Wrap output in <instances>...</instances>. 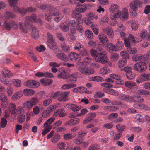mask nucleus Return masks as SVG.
Returning <instances> with one entry per match:
<instances>
[{"instance_id": "6e6d98bb", "label": "nucleus", "mask_w": 150, "mask_h": 150, "mask_svg": "<svg viewBox=\"0 0 150 150\" xmlns=\"http://www.w3.org/2000/svg\"><path fill=\"white\" fill-rule=\"evenodd\" d=\"M6 91L8 96H11L13 93V89L12 87L10 86L7 87Z\"/></svg>"}, {"instance_id": "4468645a", "label": "nucleus", "mask_w": 150, "mask_h": 150, "mask_svg": "<svg viewBox=\"0 0 150 150\" xmlns=\"http://www.w3.org/2000/svg\"><path fill=\"white\" fill-rule=\"evenodd\" d=\"M103 31L110 38L113 37V32L112 28L110 26H108L103 28Z\"/></svg>"}, {"instance_id": "7c9ffc66", "label": "nucleus", "mask_w": 150, "mask_h": 150, "mask_svg": "<svg viewBox=\"0 0 150 150\" xmlns=\"http://www.w3.org/2000/svg\"><path fill=\"white\" fill-rule=\"evenodd\" d=\"M119 8L118 5L117 4H112L109 8V10L110 12L113 13L115 11V13H117L118 11H119Z\"/></svg>"}, {"instance_id": "37998d69", "label": "nucleus", "mask_w": 150, "mask_h": 150, "mask_svg": "<svg viewBox=\"0 0 150 150\" xmlns=\"http://www.w3.org/2000/svg\"><path fill=\"white\" fill-rule=\"evenodd\" d=\"M101 86H103L106 88H117L118 87L115 86L113 84L107 83H103L101 84Z\"/></svg>"}, {"instance_id": "393cba45", "label": "nucleus", "mask_w": 150, "mask_h": 150, "mask_svg": "<svg viewBox=\"0 0 150 150\" xmlns=\"http://www.w3.org/2000/svg\"><path fill=\"white\" fill-rule=\"evenodd\" d=\"M68 105L69 108H70L72 111L74 112L79 110L81 108V106H78L73 104H69Z\"/></svg>"}, {"instance_id": "5fc2aeb1", "label": "nucleus", "mask_w": 150, "mask_h": 150, "mask_svg": "<svg viewBox=\"0 0 150 150\" xmlns=\"http://www.w3.org/2000/svg\"><path fill=\"white\" fill-rule=\"evenodd\" d=\"M25 116L24 115H20L18 116L17 120L20 123H22L25 120Z\"/></svg>"}, {"instance_id": "58836bf2", "label": "nucleus", "mask_w": 150, "mask_h": 150, "mask_svg": "<svg viewBox=\"0 0 150 150\" xmlns=\"http://www.w3.org/2000/svg\"><path fill=\"white\" fill-rule=\"evenodd\" d=\"M127 61L125 59H120L118 62V65L119 67L121 68L126 65Z\"/></svg>"}, {"instance_id": "5701e85b", "label": "nucleus", "mask_w": 150, "mask_h": 150, "mask_svg": "<svg viewBox=\"0 0 150 150\" xmlns=\"http://www.w3.org/2000/svg\"><path fill=\"white\" fill-rule=\"evenodd\" d=\"M54 115L56 116L59 117H63L66 115L65 111L63 109H58L54 113Z\"/></svg>"}, {"instance_id": "c85d7f7f", "label": "nucleus", "mask_w": 150, "mask_h": 150, "mask_svg": "<svg viewBox=\"0 0 150 150\" xmlns=\"http://www.w3.org/2000/svg\"><path fill=\"white\" fill-rule=\"evenodd\" d=\"M56 56L59 59L63 61H66L68 60V57L64 53H59L57 54Z\"/></svg>"}, {"instance_id": "ddd939ff", "label": "nucleus", "mask_w": 150, "mask_h": 150, "mask_svg": "<svg viewBox=\"0 0 150 150\" xmlns=\"http://www.w3.org/2000/svg\"><path fill=\"white\" fill-rule=\"evenodd\" d=\"M68 60H70L73 62L76 61H79L80 58L79 55L78 54L74 52H71L69 54Z\"/></svg>"}, {"instance_id": "dca6fc26", "label": "nucleus", "mask_w": 150, "mask_h": 150, "mask_svg": "<svg viewBox=\"0 0 150 150\" xmlns=\"http://www.w3.org/2000/svg\"><path fill=\"white\" fill-rule=\"evenodd\" d=\"M98 38L102 44L100 45L101 47L100 46V47H102L103 46L104 44L108 42V38L104 34H100L98 36Z\"/></svg>"}, {"instance_id": "bf43d9fd", "label": "nucleus", "mask_w": 150, "mask_h": 150, "mask_svg": "<svg viewBox=\"0 0 150 150\" xmlns=\"http://www.w3.org/2000/svg\"><path fill=\"white\" fill-rule=\"evenodd\" d=\"M85 34L88 38L91 39L93 38V34L91 31L86 30L85 31Z\"/></svg>"}, {"instance_id": "0e129e2a", "label": "nucleus", "mask_w": 150, "mask_h": 150, "mask_svg": "<svg viewBox=\"0 0 150 150\" xmlns=\"http://www.w3.org/2000/svg\"><path fill=\"white\" fill-rule=\"evenodd\" d=\"M4 16L6 18H14L15 17V16L10 12H6L5 13Z\"/></svg>"}, {"instance_id": "ea45409f", "label": "nucleus", "mask_w": 150, "mask_h": 150, "mask_svg": "<svg viewBox=\"0 0 150 150\" xmlns=\"http://www.w3.org/2000/svg\"><path fill=\"white\" fill-rule=\"evenodd\" d=\"M57 147L59 149L62 150L67 149L68 147L66 144L61 142L58 144Z\"/></svg>"}, {"instance_id": "f03ea898", "label": "nucleus", "mask_w": 150, "mask_h": 150, "mask_svg": "<svg viewBox=\"0 0 150 150\" xmlns=\"http://www.w3.org/2000/svg\"><path fill=\"white\" fill-rule=\"evenodd\" d=\"M32 21H34L35 23H37L38 22L36 19V16L35 15H33L31 16H27L24 24L21 22H19L18 25L20 30L24 33H28L27 26L29 25V22Z\"/></svg>"}, {"instance_id": "39448f33", "label": "nucleus", "mask_w": 150, "mask_h": 150, "mask_svg": "<svg viewBox=\"0 0 150 150\" xmlns=\"http://www.w3.org/2000/svg\"><path fill=\"white\" fill-rule=\"evenodd\" d=\"M48 10L50 16H56L54 18V20L56 22L59 21L63 17V15L60 14L59 11H55L52 6L47 5V11Z\"/></svg>"}, {"instance_id": "b1692460", "label": "nucleus", "mask_w": 150, "mask_h": 150, "mask_svg": "<svg viewBox=\"0 0 150 150\" xmlns=\"http://www.w3.org/2000/svg\"><path fill=\"white\" fill-rule=\"evenodd\" d=\"M31 35L32 37L35 39H37L39 38V31L36 28H33L32 29Z\"/></svg>"}, {"instance_id": "2eb2a0df", "label": "nucleus", "mask_w": 150, "mask_h": 150, "mask_svg": "<svg viewBox=\"0 0 150 150\" xmlns=\"http://www.w3.org/2000/svg\"><path fill=\"white\" fill-rule=\"evenodd\" d=\"M23 96V93L21 90H19L16 92L11 97L12 100L14 101L19 99Z\"/></svg>"}, {"instance_id": "72a5a7b5", "label": "nucleus", "mask_w": 150, "mask_h": 150, "mask_svg": "<svg viewBox=\"0 0 150 150\" xmlns=\"http://www.w3.org/2000/svg\"><path fill=\"white\" fill-rule=\"evenodd\" d=\"M55 120V118L53 117H51L47 120V133L50 132L51 128V125H49L54 122Z\"/></svg>"}, {"instance_id": "c03bdc74", "label": "nucleus", "mask_w": 150, "mask_h": 150, "mask_svg": "<svg viewBox=\"0 0 150 150\" xmlns=\"http://www.w3.org/2000/svg\"><path fill=\"white\" fill-rule=\"evenodd\" d=\"M120 55L123 58L122 59H125L127 60L129 59V56L128 53L126 52L122 51L120 53Z\"/></svg>"}, {"instance_id": "412c9836", "label": "nucleus", "mask_w": 150, "mask_h": 150, "mask_svg": "<svg viewBox=\"0 0 150 150\" xmlns=\"http://www.w3.org/2000/svg\"><path fill=\"white\" fill-rule=\"evenodd\" d=\"M73 91L74 93H86L87 92V89L84 87L81 86L74 88L73 90Z\"/></svg>"}, {"instance_id": "4d7b16f0", "label": "nucleus", "mask_w": 150, "mask_h": 150, "mask_svg": "<svg viewBox=\"0 0 150 150\" xmlns=\"http://www.w3.org/2000/svg\"><path fill=\"white\" fill-rule=\"evenodd\" d=\"M82 45L80 43L77 42L75 43L74 48L75 50L79 51L82 48Z\"/></svg>"}, {"instance_id": "f3484780", "label": "nucleus", "mask_w": 150, "mask_h": 150, "mask_svg": "<svg viewBox=\"0 0 150 150\" xmlns=\"http://www.w3.org/2000/svg\"><path fill=\"white\" fill-rule=\"evenodd\" d=\"M132 96L124 94H120L119 96V98L125 102H131Z\"/></svg>"}, {"instance_id": "de8ad7c7", "label": "nucleus", "mask_w": 150, "mask_h": 150, "mask_svg": "<svg viewBox=\"0 0 150 150\" xmlns=\"http://www.w3.org/2000/svg\"><path fill=\"white\" fill-rule=\"evenodd\" d=\"M79 52V54L82 56H86L88 54L86 50L84 48L81 49Z\"/></svg>"}, {"instance_id": "a878e982", "label": "nucleus", "mask_w": 150, "mask_h": 150, "mask_svg": "<svg viewBox=\"0 0 150 150\" xmlns=\"http://www.w3.org/2000/svg\"><path fill=\"white\" fill-rule=\"evenodd\" d=\"M69 25L67 22L62 23L60 25V27L62 30L64 32H67L69 30Z\"/></svg>"}, {"instance_id": "864d4df0", "label": "nucleus", "mask_w": 150, "mask_h": 150, "mask_svg": "<svg viewBox=\"0 0 150 150\" xmlns=\"http://www.w3.org/2000/svg\"><path fill=\"white\" fill-rule=\"evenodd\" d=\"M135 83L130 81H126L125 83V86L129 88L135 86Z\"/></svg>"}, {"instance_id": "6ab92c4d", "label": "nucleus", "mask_w": 150, "mask_h": 150, "mask_svg": "<svg viewBox=\"0 0 150 150\" xmlns=\"http://www.w3.org/2000/svg\"><path fill=\"white\" fill-rule=\"evenodd\" d=\"M70 92L69 91L64 92L61 93L60 96L58 98V100L59 101H65L66 100V98L68 97Z\"/></svg>"}, {"instance_id": "c9c22d12", "label": "nucleus", "mask_w": 150, "mask_h": 150, "mask_svg": "<svg viewBox=\"0 0 150 150\" xmlns=\"http://www.w3.org/2000/svg\"><path fill=\"white\" fill-rule=\"evenodd\" d=\"M76 86V84L68 83L62 85L61 88L62 89H68Z\"/></svg>"}, {"instance_id": "c756f323", "label": "nucleus", "mask_w": 150, "mask_h": 150, "mask_svg": "<svg viewBox=\"0 0 150 150\" xmlns=\"http://www.w3.org/2000/svg\"><path fill=\"white\" fill-rule=\"evenodd\" d=\"M61 47L62 51L65 53H68L71 50L70 47L69 45L65 43L62 44L61 45Z\"/></svg>"}, {"instance_id": "f8f14e48", "label": "nucleus", "mask_w": 150, "mask_h": 150, "mask_svg": "<svg viewBox=\"0 0 150 150\" xmlns=\"http://www.w3.org/2000/svg\"><path fill=\"white\" fill-rule=\"evenodd\" d=\"M141 5L142 3L139 0H133V2L129 5L131 9L133 10H137L138 7H141Z\"/></svg>"}, {"instance_id": "aec40b11", "label": "nucleus", "mask_w": 150, "mask_h": 150, "mask_svg": "<svg viewBox=\"0 0 150 150\" xmlns=\"http://www.w3.org/2000/svg\"><path fill=\"white\" fill-rule=\"evenodd\" d=\"M72 16L73 18L76 19L78 22H81L82 15L76 11H73Z\"/></svg>"}, {"instance_id": "f257e3e1", "label": "nucleus", "mask_w": 150, "mask_h": 150, "mask_svg": "<svg viewBox=\"0 0 150 150\" xmlns=\"http://www.w3.org/2000/svg\"><path fill=\"white\" fill-rule=\"evenodd\" d=\"M98 50H91L90 52L95 61L99 63L104 64L108 62V58L105 50L100 46L98 47Z\"/></svg>"}, {"instance_id": "473e14b6", "label": "nucleus", "mask_w": 150, "mask_h": 150, "mask_svg": "<svg viewBox=\"0 0 150 150\" xmlns=\"http://www.w3.org/2000/svg\"><path fill=\"white\" fill-rule=\"evenodd\" d=\"M23 106L25 110H28L31 109L33 106L29 101H28L23 104Z\"/></svg>"}, {"instance_id": "3c124183", "label": "nucleus", "mask_w": 150, "mask_h": 150, "mask_svg": "<svg viewBox=\"0 0 150 150\" xmlns=\"http://www.w3.org/2000/svg\"><path fill=\"white\" fill-rule=\"evenodd\" d=\"M60 138V136L59 135L57 134L55 135L54 137L52 138L51 140V142L53 143H55L57 142Z\"/></svg>"}, {"instance_id": "1a4fd4ad", "label": "nucleus", "mask_w": 150, "mask_h": 150, "mask_svg": "<svg viewBox=\"0 0 150 150\" xmlns=\"http://www.w3.org/2000/svg\"><path fill=\"white\" fill-rule=\"evenodd\" d=\"M84 23L87 25H89L91 24V27L94 33L97 35L99 33L98 28L97 25L92 24V22L88 18H84Z\"/></svg>"}, {"instance_id": "bb28decb", "label": "nucleus", "mask_w": 150, "mask_h": 150, "mask_svg": "<svg viewBox=\"0 0 150 150\" xmlns=\"http://www.w3.org/2000/svg\"><path fill=\"white\" fill-rule=\"evenodd\" d=\"M106 47L107 50L110 52L112 51H117V47L112 43L107 44L106 45Z\"/></svg>"}, {"instance_id": "4c0bfd02", "label": "nucleus", "mask_w": 150, "mask_h": 150, "mask_svg": "<svg viewBox=\"0 0 150 150\" xmlns=\"http://www.w3.org/2000/svg\"><path fill=\"white\" fill-rule=\"evenodd\" d=\"M12 82L13 85L16 87H20L21 86V81L18 79H13L12 81Z\"/></svg>"}, {"instance_id": "79ce46f5", "label": "nucleus", "mask_w": 150, "mask_h": 150, "mask_svg": "<svg viewBox=\"0 0 150 150\" xmlns=\"http://www.w3.org/2000/svg\"><path fill=\"white\" fill-rule=\"evenodd\" d=\"M29 101L33 106L38 103L39 102V100L37 98L34 97L32 98Z\"/></svg>"}, {"instance_id": "a19ab883", "label": "nucleus", "mask_w": 150, "mask_h": 150, "mask_svg": "<svg viewBox=\"0 0 150 150\" xmlns=\"http://www.w3.org/2000/svg\"><path fill=\"white\" fill-rule=\"evenodd\" d=\"M82 23L81 22H78L77 25L76 27V28L78 31L82 33L83 32V28L82 26Z\"/></svg>"}, {"instance_id": "774afa93", "label": "nucleus", "mask_w": 150, "mask_h": 150, "mask_svg": "<svg viewBox=\"0 0 150 150\" xmlns=\"http://www.w3.org/2000/svg\"><path fill=\"white\" fill-rule=\"evenodd\" d=\"M98 149L97 145L94 144H92L88 148L89 150H98Z\"/></svg>"}, {"instance_id": "69168bd1", "label": "nucleus", "mask_w": 150, "mask_h": 150, "mask_svg": "<svg viewBox=\"0 0 150 150\" xmlns=\"http://www.w3.org/2000/svg\"><path fill=\"white\" fill-rule=\"evenodd\" d=\"M1 127L2 128H4L7 125V120L6 119L2 118L1 119Z\"/></svg>"}, {"instance_id": "cd10ccee", "label": "nucleus", "mask_w": 150, "mask_h": 150, "mask_svg": "<svg viewBox=\"0 0 150 150\" xmlns=\"http://www.w3.org/2000/svg\"><path fill=\"white\" fill-rule=\"evenodd\" d=\"M144 99L140 96H133L132 97V101L137 102H142Z\"/></svg>"}, {"instance_id": "49530a36", "label": "nucleus", "mask_w": 150, "mask_h": 150, "mask_svg": "<svg viewBox=\"0 0 150 150\" xmlns=\"http://www.w3.org/2000/svg\"><path fill=\"white\" fill-rule=\"evenodd\" d=\"M127 78L129 80L133 79L135 77V74L132 71L126 74Z\"/></svg>"}, {"instance_id": "2f4dec72", "label": "nucleus", "mask_w": 150, "mask_h": 150, "mask_svg": "<svg viewBox=\"0 0 150 150\" xmlns=\"http://www.w3.org/2000/svg\"><path fill=\"white\" fill-rule=\"evenodd\" d=\"M140 78L143 81H150V74L143 73L141 75Z\"/></svg>"}, {"instance_id": "13d9d810", "label": "nucleus", "mask_w": 150, "mask_h": 150, "mask_svg": "<svg viewBox=\"0 0 150 150\" xmlns=\"http://www.w3.org/2000/svg\"><path fill=\"white\" fill-rule=\"evenodd\" d=\"M57 108L56 105H52L47 108V114L50 113L55 110Z\"/></svg>"}, {"instance_id": "338daca9", "label": "nucleus", "mask_w": 150, "mask_h": 150, "mask_svg": "<svg viewBox=\"0 0 150 150\" xmlns=\"http://www.w3.org/2000/svg\"><path fill=\"white\" fill-rule=\"evenodd\" d=\"M47 75V73L45 72V73L39 72L35 74V75L38 77H46Z\"/></svg>"}, {"instance_id": "423d86ee", "label": "nucleus", "mask_w": 150, "mask_h": 150, "mask_svg": "<svg viewBox=\"0 0 150 150\" xmlns=\"http://www.w3.org/2000/svg\"><path fill=\"white\" fill-rule=\"evenodd\" d=\"M47 46L51 49L54 50V52L56 53L58 52L59 50L57 48V45L54 41L52 36L47 33Z\"/></svg>"}, {"instance_id": "a18cd8bd", "label": "nucleus", "mask_w": 150, "mask_h": 150, "mask_svg": "<svg viewBox=\"0 0 150 150\" xmlns=\"http://www.w3.org/2000/svg\"><path fill=\"white\" fill-rule=\"evenodd\" d=\"M116 46L117 47V51L121 50L124 47V44L123 42L117 40V42L116 44Z\"/></svg>"}, {"instance_id": "09e8293b", "label": "nucleus", "mask_w": 150, "mask_h": 150, "mask_svg": "<svg viewBox=\"0 0 150 150\" xmlns=\"http://www.w3.org/2000/svg\"><path fill=\"white\" fill-rule=\"evenodd\" d=\"M0 100L3 102H6L8 101L7 96L5 94L0 93Z\"/></svg>"}, {"instance_id": "f704fd0d", "label": "nucleus", "mask_w": 150, "mask_h": 150, "mask_svg": "<svg viewBox=\"0 0 150 150\" xmlns=\"http://www.w3.org/2000/svg\"><path fill=\"white\" fill-rule=\"evenodd\" d=\"M110 72L109 68L107 67H103L101 68L100 71V74L104 75L108 74Z\"/></svg>"}, {"instance_id": "6e6552de", "label": "nucleus", "mask_w": 150, "mask_h": 150, "mask_svg": "<svg viewBox=\"0 0 150 150\" xmlns=\"http://www.w3.org/2000/svg\"><path fill=\"white\" fill-rule=\"evenodd\" d=\"M114 18H119L122 21L126 20L128 17V12L127 11H123L121 12L120 11L115 13L114 15Z\"/></svg>"}, {"instance_id": "7ed1b4c3", "label": "nucleus", "mask_w": 150, "mask_h": 150, "mask_svg": "<svg viewBox=\"0 0 150 150\" xmlns=\"http://www.w3.org/2000/svg\"><path fill=\"white\" fill-rule=\"evenodd\" d=\"M12 73L8 70L3 69L1 71V74L0 76V81L5 85L10 86L11 84L6 77L13 76Z\"/></svg>"}, {"instance_id": "603ef678", "label": "nucleus", "mask_w": 150, "mask_h": 150, "mask_svg": "<svg viewBox=\"0 0 150 150\" xmlns=\"http://www.w3.org/2000/svg\"><path fill=\"white\" fill-rule=\"evenodd\" d=\"M91 59L88 57L85 58L83 62H82V64L85 66H87L90 62Z\"/></svg>"}, {"instance_id": "20e7f679", "label": "nucleus", "mask_w": 150, "mask_h": 150, "mask_svg": "<svg viewBox=\"0 0 150 150\" xmlns=\"http://www.w3.org/2000/svg\"><path fill=\"white\" fill-rule=\"evenodd\" d=\"M110 78L106 79L104 81L108 83L115 82V83L120 85L123 84V81L121 80V76L120 75L116 74H110Z\"/></svg>"}, {"instance_id": "8fccbe9b", "label": "nucleus", "mask_w": 150, "mask_h": 150, "mask_svg": "<svg viewBox=\"0 0 150 150\" xmlns=\"http://www.w3.org/2000/svg\"><path fill=\"white\" fill-rule=\"evenodd\" d=\"M127 51L130 54H136L137 52V51L135 48H132V47H128L127 48Z\"/></svg>"}, {"instance_id": "a211bd4d", "label": "nucleus", "mask_w": 150, "mask_h": 150, "mask_svg": "<svg viewBox=\"0 0 150 150\" xmlns=\"http://www.w3.org/2000/svg\"><path fill=\"white\" fill-rule=\"evenodd\" d=\"M59 73L58 75V77L62 79H67L66 72L64 67L60 68L59 70Z\"/></svg>"}, {"instance_id": "9b49d317", "label": "nucleus", "mask_w": 150, "mask_h": 150, "mask_svg": "<svg viewBox=\"0 0 150 150\" xmlns=\"http://www.w3.org/2000/svg\"><path fill=\"white\" fill-rule=\"evenodd\" d=\"M24 85L31 88H34L39 86L40 83L36 81L29 80L25 83Z\"/></svg>"}, {"instance_id": "9d476101", "label": "nucleus", "mask_w": 150, "mask_h": 150, "mask_svg": "<svg viewBox=\"0 0 150 150\" xmlns=\"http://www.w3.org/2000/svg\"><path fill=\"white\" fill-rule=\"evenodd\" d=\"M79 71L82 74L86 75L93 74L94 71L91 68L85 67H79L78 69Z\"/></svg>"}, {"instance_id": "052dcab7", "label": "nucleus", "mask_w": 150, "mask_h": 150, "mask_svg": "<svg viewBox=\"0 0 150 150\" xmlns=\"http://www.w3.org/2000/svg\"><path fill=\"white\" fill-rule=\"evenodd\" d=\"M87 9L86 7L85 6H79L77 9V11L79 13H83Z\"/></svg>"}, {"instance_id": "680f3d73", "label": "nucleus", "mask_w": 150, "mask_h": 150, "mask_svg": "<svg viewBox=\"0 0 150 150\" xmlns=\"http://www.w3.org/2000/svg\"><path fill=\"white\" fill-rule=\"evenodd\" d=\"M139 107L144 110H148L150 109L149 107L147 105L144 104H139Z\"/></svg>"}, {"instance_id": "e433bc0d", "label": "nucleus", "mask_w": 150, "mask_h": 150, "mask_svg": "<svg viewBox=\"0 0 150 150\" xmlns=\"http://www.w3.org/2000/svg\"><path fill=\"white\" fill-rule=\"evenodd\" d=\"M90 80L91 81L97 82H103L104 81L103 78L99 76L92 77L90 78Z\"/></svg>"}, {"instance_id": "0eeeda50", "label": "nucleus", "mask_w": 150, "mask_h": 150, "mask_svg": "<svg viewBox=\"0 0 150 150\" xmlns=\"http://www.w3.org/2000/svg\"><path fill=\"white\" fill-rule=\"evenodd\" d=\"M147 66L145 62L140 61L135 63L134 66V69L138 72H143L146 69Z\"/></svg>"}, {"instance_id": "4be33fe9", "label": "nucleus", "mask_w": 150, "mask_h": 150, "mask_svg": "<svg viewBox=\"0 0 150 150\" xmlns=\"http://www.w3.org/2000/svg\"><path fill=\"white\" fill-rule=\"evenodd\" d=\"M96 113L95 112H91L88 113L84 121L86 123L90 122L96 117Z\"/></svg>"}, {"instance_id": "e2e57ef3", "label": "nucleus", "mask_w": 150, "mask_h": 150, "mask_svg": "<svg viewBox=\"0 0 150 150\" xmlns=\"http://www.w3.org/2000/svg\"><path fill=\"white\" fill-rule=\"evenodd\" d=\"M77 76V75L76 74L74 73L71 74L69 77V79L70 80V81H76V78Z\"/></svg>"}]
</instances>
